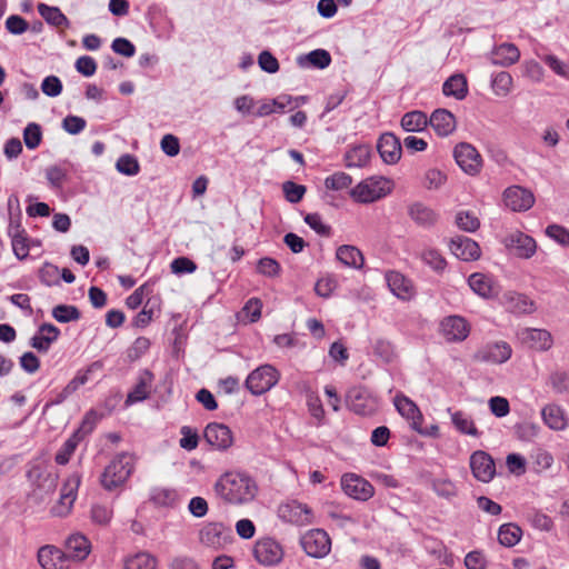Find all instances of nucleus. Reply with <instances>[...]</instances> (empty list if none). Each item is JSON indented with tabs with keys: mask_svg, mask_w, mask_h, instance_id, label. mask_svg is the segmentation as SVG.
I'll return each mask as SVG.
<instances>
[{
	"mask_svg": "<svg viewBox=\"0 0 569 569\" xmlns=\"http://www.w3.org/2000/svg\"><path fill=\"white\" fill-rule=\"evenodd\" d=\"M216 497L230 506H244L252 502L258 492L257 481L246 472L227 471L213 485Z\"/></svg>",
	"mask_w": 569,
	"mask_h": 569,
	"instance_id": "1",
	"label": "nucleus"
},
{
	"mask_svg": "<svg viewBox=\"0 0 569 569\" xmlns=\"http://www.w3.org/2000/svg\"><path fill=\"white\" fill-rule=\"evenodd\" d=\"M134 470V459L127 452L118 453L104 468L100 482L108 490L122 487Z\"/></svg>",
	"mask_w": 569,
	"mask_h": 569,
	"instance_id": "2",
	"label": "nucleus"
},
{
	"mask_svg": "<svg viewBox=\"0 0 569 569\" xmlns=\"http://www.w3.org/2000/svg\"><path fill=\"white\" fill-rule=\"evenodd\" d=\"M234 540L230 527L222 522H208L199 531V541L216 551L226 549Z\"/></svg>",
	"mask_w": 569,
	"mask_h": 569,
	"instance_id": "3",
	"label": "nucleus"
},
{
	"mask_svg": "<svg viewBox=\"0 0 569 569\" xmlns=\"http://www.w3.org/2000/svg\"><path fill=\"white\" fill-rule=\"evenodd\" d=\"M279 379L280 372L273 366L262 365L249 373L244 386L253 396H260L274 387Z\"/></svg>",
	"mask_w": 569,
	"mask_h": 569,
	"instance_id": "4",
	"label": "nucleus"
},
{
	"mask_svg": "<svg viewBox=\"0 0 569 569\" xmlns=\"http://www.w3.org/2000/svg\"><path fill=\"white\" fill-rule=\"evenodd\" d=\"M453 158L459 168L471 177L478 176L482 169L481 154L468 142H460L455 147Z\"/></svg>",
	"mask_w": 569,
	"mask_h": 569,
	"instance_id": "5",
	"label": "nucleus"
},
{
	"mask_svg": "<svg viewBox=\"0 0 569 569\" xmlns=\"http://www.w3.org/2000/svg\"><path fill=\"white\" fill-rule=\"evenodd\" d=\"M305 552L312 558H323L331 550V539L323 529H311L300 538Z\"/></svg>",
	"mask_w": 569,
	"mask_h": 569,
	"instance_id": "6",
	"label": "nucleus"
},
{
	"mask_svg": "<svg viewBox=\"0 0 569 569\" xmlns=\"http://www.w3.org/2000/svg\"><path fill=\"white\" fill-rule=\"evenodd\" d=\"M278 516L281 520L296 526H308L313 522L312 509L298 500L281 503L278 507Z\"/></svg>",
	"mask_w": 569,
	"mask_h": 569,
	"instance_id": "7",
	"label": "nucleus"
},
{
	"mask_svg": "<svg viewBox=\"0 0 569 569\" xmlns=\"http://www.w3.org/2000/svg\"><path fill=\"white\" fill-rule=\"evenodd\" d=\"M253 557L262 566L278 565L283 558L282 546L271 537H263L253 546Z\"/></svg>",
	"mask_w": 569,
	"mask_h": 569,
	"instance_id": "8",
	"label": "nucleus"
},
{
	"mask_svg": "<svg viewBox=\"0 0 569 569\" xmlns=\"http://www.w3.org/2000/svg\"><path fill=\"white\" fill-rule=\"evenodd\" d=\"M440 333L448 342H462L470 335L471 326L466 318L458 315L445 317L440 321Z\"/></svg>",
	"mask_w": 569,
	"mask_h": 569,
	"instance_id": "9",
	"label": "nucleus"
},
{
	"mask_svg": "<svg viewBox=\"0 0 569 569\" xmlns=\"http://www.w3.org/2000/svg\"><path fill=\"white\" fill-rule=\"evenodd\" d=\"M80 485V476L72 473L64 482L59 501L51 508L56 517H66L70 513L77 498V490Z\"/></svg>",
	"mask_w": 569,
	"mask_h": 569,
	"instance_id": "10",
	"label": "nucleus"
},
{
	"mask_svg": "<svg viewBox=\"0 0 569 569\" xmlns=\"http://www.w3.org/2000/svg\"><path fill=\"white\" fill-rule=\"evenodd\" d=\"M28 478L34 486L33 496L39 500H43L48 495L54 492L58 485V475L42 470L40 467L30 469Z\"/></svg>",
	"mask_w": 569,
	"mask_h": 569,
	"instance_id": "11",
	"label": "nucleus"
},
{
	"mask_svg": "<svg viewBox=\"0 0 569 569\" xmlns=\"http://www.w3.org/2000/svg\"><path fill=\"white\" fill-rule=\"evenodd\" d=\"M347 403L357 415H372L378 407L377 400L362 387L351 388L347 393Z\"/></svg>",
	"mask_w": 569,
	"mask_h": 569,
	"instance_id": "12",
	"label": "nucleus"
},
{
	"mask_svg": "<svg viewBox=\"0 0 569 569\" xmlns=\"http://www.w3.org/2000/svg\"><path fill=\"white\" fill-rule=\"evenodd\" d=\"M341 487L347 496L356 500L367 501L375 493L373 486L368 480L355 473L342 476Z\"/></svg>",
	"mask_w": 569,
	"mask_h": 569,
	"instance_id": "13",
	"label": "nucleus"
},
{
	"mask_svg": "<svg viewBox=\"0 0 569 569\" xmlns=\"http://www.w3.org/2000/svg\"><path fill=\"white\" fill-rule=\"evenodd\" d=\"M470 469L473 477L481 482H489L496 475V465L492 457L482 450L470 456Z\"/></svg>",
	"mask_w": 569,
	"mask_h": 569,
	"instance_id": "14",
	"label": "nucleus"
},
{
	"mask_svg": "<svg viewBox=\"0 0 569 569\" xmlns=\"http://www.w3.org/2000/svg\"><path fill=\"white\" fill-rule=\"evenodd\" d=\"M203 437L214 449L224 451L233 443V436L230 428L223 423L210 422L207 425Z\"/></svg>",
	"mask_w": 569,
	"mask_h": 569,
	"instance_id": "15",
	"label": "nucleus"
},
{
	"mask_svg": "<svg viewBox=\"0 0 569 569\" xmlns=\"http://www.w3.org/2000/svg\"><path fill=\"white\" fill-rule=\"evenodd\" d=\"M503 202L512 211H527L535 203L532 192L520 186H511L503 191Z\"/></svg>",
	"mask_w": 569,
	"mask_h": 569,
	"instance_id": "16",
	"label": "nucleus"
},
{
	"mask_svg": "<svg viewBox=\"0 0 569 569\" xmlns=\"http://www.w3.org/2000/svg\"><path fill=\"white\" fill-rule=\"evenodd\" d=\"M38 561L43 569H70L69 556L54 546H43L38 551Z\"/></svg>",
	"mask_w": 569,
	"mask_h": 569,
	"instance_id": "17",
	"label": "nucleus"
},
{
	"mask_svg": "<svg viewBox=\"0 0 569 569\" xmlns=\"http://www.w3.org/2000/svg\"><path fill=\"white\" fill-rule=\"evenodd\" d=\"M377 150L385 163L396 164L401 158L402 144L393 133L386 132L380 136Z\"/></svg>",
	"mask_w": 569,
	"mask_h": 569,
	"instance_id": "18",
	"label": "nucleus"
},
{
	"mask_svg": "<svg viewBox=\"0 0 569 569\" xmlns=\"http://www.w3.org/2000/svg\"><path fill=\"white\" fill-rule=\"evenodd\" d=\"M512 349L505 341L487 343L476 355L475 358L482 362L503 363L510 359Z\"/></svg>",
	"mask_w": 569,
	"mask_h": 569,
	"instance_id": "19",
	"label": "nucleus"
},
{
	"mask_svg": "<svg viewBox=\"0 0 569 569\" xmlns=\"http://www.w3.org/2000/svg\"><path fill=\"white\" fill-rule=\"evenodd\" d=\"M393 402L397 411L410 422L411 428L422 433L423 417L418 406L403 395H397Z\"/></svg>",
	"mask_w": 569,
	"mask_h": 569,
	"instance_id": "20",
	"label": "nucleus"
},
{
	"mask_svg": "<svg viewBox=\"0 0 569 569\" xmlns=\"http://www.w3.org/2000/svg\"><path fill=\"white\" fill-rule=\"evenodd\" d=\"M468 284L476 295L485 299L495 298L500 292V287L497 281L491 276L481 272L470 274Z\"/></svg>",
	"mask_w": 569,
	"mask_h": 569,
	"instance_id": "21",
	"label": "nucleus"
},
{
	"mask_svg": "<svg viewBox=\"0 0 569 569\" xmlns=\"http://www.w3.org/2000/svg\"><path fill=\"white\" fill-rule=\"evenodd\" d=\"M449 249L458 259L463 261L477 260L481 253L479 244L465 236L453 237L450 240Z\"/></svg>",
	"mask_w": 569,
	"mask_h": 569,
	"instance_id": "22",
	"label": "nucleus"
},
{
	"mask_svg": "<svg viewBox=\"0 0 569 569\" xmlns=\"http://www.w3.org/2000/svg\"><path fill=\"white\" fill-rule=\"evenodd\" d=\"M387 284L390 291L399 299L408 301L416 295V289L410 279L398 271L386 273Z\"/></svg>",
	"mask_w": 569,
	"mask_h": 569,
	"instance_id": "23",
	"label": "nucleus"
},
{
	"mask_svg": "<svg viewBox=\"0 0 569 569\" xmlns=\"http://www.w3.org/2000/svg\"><path fill=\"white\" fill-rule=\"evenodd\" d=\"M60 329L52 323H42L30 339V346L37 351L46 353L51 345L58 340Z\"/></svg>",
	"mask_w": 569,
	"mask_h": 569,
	"instance_id": "24",
	"label": "nucleus"
},
{
	"mask_svg": "<svg viewBox=\"0 0 569 569\" xmlns=\"http://www.w3.org/2000/svg\"><path fill=\"white\" fill-rule=\"evenodd\" d=\"M387 192L379 181L366 180L357 184L352 191V198L361 203H369L383 198Z\"/></svg>",
	"mask_w": 569,
	"mask_h": 569,
	"instance_id": "25",
	"label": "nucleus"
},
{
	"mask_svg": "<svg viewBox=\"0 0 569 569\" xmlns=\"http://www.w3.org/2000/svg\"><path fill=\"white\" fill-rule=\"evenodd\" d=\"M428 124L438 136L447 137L456 129V119L447 109H437L428 118Z\"/></svg>",
	"mask_w": 569,
	"mask_h": 569,
	"instance_id": "26",
	"label": "nucleus"
},
{
	"mask_svg": "<svg viewBox=\"0 0 569 569\" xmlns=\"http://www.w3.org/2000/svg\"><path fill=\"white\" fill-rule=\"evenodd\" d=\"M152 381L153 373L148 369L142 370L139 373L136 386L127 396L124 401L126 406H131L136 402L146 400L150 395Z\"/></svg>",
	"mask_w": 569,
	"mask_h": 569,
	"instance_id": "27",
	"label": "nucleus"
},
{
	"mask_svg": "<svg viewBox=\"0 0 569 569\" xmlns=\"http://www.w3.org/2000/svg\"><path fill=\"white\" fill-rule=\"evenodd\" d=\"M507 244L516 250L517 256L521 258H530L535 254L537 243L535 239L520 231L513 232L508 237Z\"/></svg>",
	"mask_w": 569,
	"mask_h": 569,
	"instance_id": "28",
	"label": "nucleus"
},
{
	"mask_svg": "<svg viewBox=\"0 0 569 569\" xmlns=\"http://www.w3.org/2000/svg\"><path fill=\"white\" fill-rule=\"evenodd\" d=\"M409 217L420 227L430 228L438 221V213L422 202H415L408 207Z\"/></svg>",
	"mask_w": 569,
	"mask_h": 569,
	"instance_id": "29",
	"label": "nucleus"
},
{
	"mask_svg": "<svg viewBox=\"0 0 569 569\" xmlns=\"http://www.w3.org/2000/svg\"><path fill=\"white\" fill-rule=\"evenodd\" d=\"M541 417L543 422L552 430H565L568 426L565 410L556 403L545 406L541 410Z\"/></svg>",
	"mask_w": 569,
	"mask_h": 569,
	"instance_id": "30",
	"label": "nucleus"
},
{
	"mask_svg": "<svg viewBox=\"0 0 569 569\" xmlns=\"http://www.w3.org/2000/svg\"><path fill=\"white\" fill-rule=\"evenodd\" d=\"M520 337L523 342L536 350H548L552 345L551 335L543 329L526 328L521 330Z\"/></svg>",
	"mask_w": 569,
	"mask_h": 569,
	"instance_id": "31",
	"label": "nucleus"
},
{
	"mask_svg": "<svg viewBox=\"0 0 569 569\" xmlns=\"http://www.w3.org/2000/svg\"><path fill=\"white\" fill-rule=\"evenodd\" d=\"M66 549L70 560H83L90 553L91 543L86 536L74 533L67 539Z\"/></svg>",
	"mask_w": 569,
	"mask_h": 569,
	"instance_id": "32",
	"label": "nucleus"
},
{
	"mask_svg": "<svg viewBox=\"0 0 569 569\" xmlns=\"http://www.w3.org/2000/svg\"><path fill=\"white\" fill-rule=\"evenodd\" d=\"M520 58V51L513 43L497 46L491 52V62L497 66L509 67Z\"/></svg>",
	"mask_w": 569,
	"mask_h": 569,
	"instance_id": "33",
	"label": "nucleus"
},
{
	"mask_svg": "<svg viewBox=\"0 0 569 569\" xmlns=\"http://www.w3.org/2000/svg\"><path fill=\"white\" fill-rule=\"evenodd\" d=\"M337 259L347 267L360 269L363 266L365 258L361 251L349 244H342L337 249Z\"/></svg>",
	"mask_w": 569,
	"mask_h": 569,
	"instance_id": "34",
	"label": "nucleus"
},
{
	"mask_svg": "<svg viewBox=\"0 0 569 569\" xmlns=\"http://www.w3.org/2000/svg\"><path fill=\"white\" fill-rule=\"evenodd\" d=\"M442 92L447 97H455L457 100H462L468 93L467 79L463 74H453L449 77L443 86Z\"/></svg>",
	"mask_w": 569,
	"mask_h": 569,
	"instance_id": "35",
	"label": "nucleus"
},
{
	"mask_svg": "<svg viewBox=\"0 0 569 569\" xmlns=\"http://www.w3.org/2000/svg\"><path fill=\"white\" fill-rule=\"evenodd\" d=\"M39 14L44 19V21L53 27H66L70 26L69 19L63 14V12L58 7L48 6L46 3H38L37 6Z\"/></svg>",
	"mask_w": 569,
	"mask_h": 569,
	"instance_id": "36",
	"label": "nucleus"
},
{
	"mask_svg": "<svg viewBox=\"0 0 569 569\" xmlns=\"http://www.w3.org/2000/svg\"><path fill=\"white\" fill-rule=\"evenodd\" d=\"M157 558L147 551H139L124 558V569H156Z\"/></svg>",
	"mask_w": 569,
	"mask_h": 569,
	"instance_id": "37",
	"label": "nucleus"
},
{
	"mask_svg": "<svg viewBox=\"0 0 569 569\" xmlns=\"http://www.w3.org/2000/svg\"><path fill=\"white\" fill-rule=\"evenodd\" d=\"M370 147L367 144H359L350 148L345 154L346 166L348 168L365 167L370 160Z\"/></svg>",
	"mask_w": 569,
	"mask_h": 569,
	"instance_id": "38",
	"label": "nucleus"
},
{
	"mask_svg": "<svg viewBox=\"0 0 569 569\" xmlns=\"http://www.w3.org/2000/svg\"><path fill=\"white\" fill-rule=\"evenodd\" d=\"M150 500L158 507L174 508L179 503V493L171 488H154Z\"/></svg>",
	"mask_w": 569,
	"mask_h": 569,
	"instance_id": "39",
	"label": "nucleus"
},
{
	"mask_svg": "<svg viewBox=\"0 0 569 569\" xmlns=\"http://www.w3.org/2000/svg\"><path fill=\"white\" fill-rule=\"evenodd\" d=\"M331 63V56L325 49H316L306 56L298 57V64L306 67L307 64L318 69H325Z\"/></svg>",
	"mask_w": 569,
	"mask_h": 569,
	"instance_id": "40",
	"label": "nucleus"
},
{
	"mask_svg": "<svg viewBox=\"0 0 569 569\" xmlns=\"http://www.w3.org/2000/svg\"><path fill=\"white\" fill-rule=\"evenodd\" d=\"M428 117L422 111H410L402 116L401 127L408 132H419L427 128Z\"/></svg>",
	"mask_w": 569,
	"mask_h": 569,
	"instance_id": "41",
	"label": "nucleus"
},
{
	"mask_svg": "<svg viewBox=\"0 0 569 569\" xmlns=\"http://www.w3.org/2000/svg\"><path fill=\"white\" fill-rule=\"evenodd\" d=\"M522 536V530L515 523H503L498 530V540L503 547L516 546Z\"/></svg>",
	"mask_w": 569,
	"mask_h": 569,
	"instance_id": "42",
	"label": "nucleus"
},
{
	"mask_svg": "<svg viewBox=\"0 0 569 569\" xmlns=\"http://www.w3.org/2000/svg\"><path fill=\"white\" fill-rule=\"evenodd\" d=\"M81 441V436L79 432H73L71 437H69L61 448L58 450L54 457V461L58 465L64 466L69 462L71 456L74 453L79 442Z\"/></svg>",
	"mask_w": 569,
	"mask_h": 569,
	"instance_id": "43",
	"label": "nucleus"
},
{
	"mask_svg": "<svg viewBox=\"0 0 569 569\" xmlns=\"http://www.w3.org/2000/svg\"><path fill=\"white\" fill-rule=\"evenodd\" d=\"M451 421L456 429L461 433L478 437L479 431L476 428L473 420L463 411H456L451 415Z\"/></svg>",
	"mask_w": 569,
	"mask_h": 569,
	"instance_id": "44",
	"label": "nucleus"
},
{
	"mask_svg": "<svg viewBox=\"0 0 569 569\" xmlns=\"http://www.w3.org/2000/svg\"><path fill=\"white\" fill-rule=\"evenodd\" d=\"M431 487L440 498L451 499L458 495L457 486L448 478L432 479Z\"/></svg>",
	"mask_w": 569,
	"mask_h": 569,
	"instance_id": "45",
	"label": "nucleus"
},
{
	"mask_svg": "<svg viewBox=\"0 0 569 569\" xmlns=\"http://www.w3.org/2000/svg\"><path fill=\"white\" fill-rule=\"evenodd\" d=\"M52 317L61 323L77 321L80 319L81 313L76 306L58 305L52 309Z\"/></svg>",
	"mask_w": 569,
	"mask_h": 569,
	"instance_id": "46",
	"label": "nucleus"
},
{
	"mask_svg": "<svg viewBox=\"0 0 569 569\" xmlns=\"http://www.w3.org/2000/svg\"><path fill=\"white\" fill-rule=\"evenodd\" d=\"M151 293H153V283L148 281V282L143 283L142 286H140L139 288H137L126 299V306L129 309L134 310V309L139 308L142 305L143 299L147 298L148 296H150Z\"/></svg>",
	"mask_w": 569,
	"mask_h": 569,
	"instance_id": "47",
	"label": "nucleus"
},
{
	"mask_svg": "<svg viewBox=\"0 0 569 569\" xmlns=\"http://www.w3.org/2000/svg\"><path fill=\"white\" fill-rule=\"evenodd\" d=\"M102 363L100 361L92 362L84 370H80L77 375L68 382L69 391L76 392L81 386L86 385L89 380V375L93 371L100 370Z\"/></svg>",
	"mask_w": 569,
	"mask_h": 569,
	"instance_id": "48",
	"label": "nucleus"
},
{
	"mask_svg": "<svg viewBox=\"0 0 569 569\" xmlns=\"http://www.w3.org/2000/svg\"><path fill=\"white\" fill-rule=\"evenodd\" d=\"M527 519L536 529L550 531L553 528L552 519L538 509H531L528 511Z\"/></svg>",
	"mask_w": 569,
	"mask_h": 569,
	"instance_id": "49",
	"label": "nucleus"
},
{
	"mask_svg": "<svg viewBox=\"0 0 569 569\" xmlns=\"http://www.w3.org/2000/svg\"><path fill=\"white\" fill-rule=\"evenodd\" d=\"M117 170L126 176H136L140 171V166L134 156L129 153L119 157L116 163Z\"/></svg>",
	"mask_w": 569,
	"mask_h": 569,
	"instance_id": "50",
	"label": "nucleus"
},
{
	"mask_svg": "<svg viewBox=\"0 0 569 569\" xmlns=\"http://www.w3.org/2000/svg\"><path fill=\"white\" fill-rule=\"evenodd\" d=\"M42 140V131L41 127L36 123L31 122L27 124V127L23 130V141L28 149L33 150L39 147Z\"/></svg>",
	"mask_w": 569,
	"mask_h": 569,
	"instance_id": "51",
	"label": "nucleus"
},
{
	"mask_svg": "<svg viewBox=\"0 0 569 569\" xmlns=\"http://www.w3.org/2000/svg\"><path fill=\"white\" fill-rule=\"evenodd\" d=\"M150 348V340L147 337H138L127 349L126 355L129 362L139 360Z\"/></svg>",
	"mask_w": 569,
	"mask_h": 569,
	"instance_id": "52",
	"label": "nucleus"
},
{
	"mask_svg": "<svg viewBox=\"0 0 569 569\" xmlns=\"http://www.w3.org/2000/svg\"><path fill=\"white\" fill-rule=\"evenodd\" d=\"M421 260L437 272L445 270L447 262L436 249H426L421 252Z\"/></svg>",
	"mask_w": 569,
	"mask_h": 569,
	"instance_id": "53",
	"label": "nucleus"
},
{
	"mask_svg": "<svg viewBox=\"0 0 569 569\" xmlns=\"http://www.w3.org/2000/svg\"><path fill=\"white\" fill-rule=\"evenodd\" d=\"M351 183L352 178L345 172H336L325 180L326 188L335 191L347 189Z\"/></svg>",
	"mask_w": 569,
	"mask_h": 569,
	"instance_id": "54",
	"label": "nucleus"
},
{
	"mask_svg": "<svg viewBox=\"0 0 569 569\" xmlns=\"http://www.w3.org/2000/svg\"><path fill=\"white\" fill-rule=\"evenodd\" d=\"M456 223L459 229L467 232H473L480 226L479 219L470 211L458 212L456 216Z\"/></svg>",
	"mask_w": 569,
	"mask_h": 569,
	"instance_id": "55",
	"label": "nucleus"
},
{
	"mask_svg": "<svg viewBox=\"0 0 569 569\" xmlns=\"http://www.w3.org/2000/svg\"><path fill=\"white\" fill-rule=\"evenodd\" d=\"M282 190L287 201L290 203H298L303 198L307 189L302 184H298L292 181H286L282 184Z\"/></svg>",
	"mask_w": 569,
	"mask_h": 569,
	"instance_id": "56",
	"label": "nucleus"
},
{
	"mask_svg": "<svg viewBox=\"0 0 569 569\" xmlns=\"http://www.w3.org/2000/svg\"><path fill=\"white\" fill-rule=\"evenodd\" d=\"M546 234L562 247H569V229L560 224H550L546 228Z\"/></svg>",
	"mask_w": 569,
	"mask_h": 569,
	"instance_id": "57",
	"label": "nucleus"
},
{
	"mask_svg": "<svg viewBox=\"0 0 569 569\" xmlns=\"http://www.w3.org/2000/svg\"><path fill=\"white\" fill-rule=\"evenodd\" d=\"M512 86V77L506 72H498L492 79V87L498 96H506Z\"/></svg>",
	"mask_w": 569,
	"mask_h": 569,
	"instance_id": "58",
	"label": "nucleus"
},
{
	"mask_svg": "<svg viewBox=\"0 0 569 569\" xmlns=\"http://www.w3.org/2000/svg\"><path fill=\"white\" fill-rule=\"evenodd\" d=\"M6 29L9 33L20 36L29 29V23L26 19L18 14H11L4 22Z\"/></svg>",
	"mask_w": 569,
	"mask_h": 569,
	"instance_id": "59",
	"label": "nucleus"
},
{
	"mask_svg": "<svg viewBox=\"0 0 569 569\" xmlns=\"http://www.w3.org/2000/svg\"><path fill=\"white\" fill-rule=\"evenodd\" d=\"M182 438L179 440V445L182 449L192 451L198 447L199 436L196 430L188 426H183L180 430Z\"/></svg>",
	"mask_w": 569,
	"mask_h": 569,
	"instance_id": "60",
	"label": "nucleus"
},
{
	"mask_svg": "<svg viewBox=\"0 0 569 569\" xmlns=\"http://www.w3.org/2000/svg\"><path fill=\"white\" fill-rule=\"evenodd\" d=\"M305 222L320 236L329 237L331 234V227L322 222L319 213L306 214Z\"/></svg>",
	"mask_w": 569,
	"mask_h": 569,
	"instance_id": "61",
	"label": "nucleus"
},
{
	"mask_svg": "<svg viewBox=\"0 0 569 569\" xmlns=\"http://www.w3.org/2000/svg\"><path fill=\"white\" fill-rule=\"evenodd\" d=\"M257 270L259 273L271 278L279 274L281 267L276 259L264 257L258 261Z\"/></svg>",
	"mask_w": 569,
	"mask_h": 569,
	"instance_id": "62",
	"label": "nucleus"
},
{
	"mask_svg": "<svg viewBox=\"0 0 569 569\" xmlns=\"http://www.w3.org/2000/svg\"><path fill=\"white\" fill-rule=\"evenodd\" d=\"M549 383L557 393L569 390V375L566 371H555L549 376Z\"/></svg>",
	"mask_w": 569,
	"mask_h": 569,
	"instance_id": "63",
	"label": "nucleus"
},
{
	"mask_svg": "<svg viewBox=\"0 0 569 569\" xmlns=\"http://www.w3.org/2000/svg\"><path fill=\"white\" fill-rule=\"evenodd\" d=\"M465 566L468 569H487V558L481 551H470L465 557Z\"/></svg>",
	"mask_w": 569,
	"mask_h": 569,
	"instance_id": "64",
	"label": "nucleus"
}]
</instances>
